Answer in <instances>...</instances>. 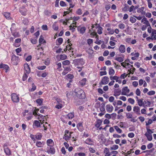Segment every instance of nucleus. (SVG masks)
Here are the masks:
<instances>
[{
	"instance_id": "f257e3e1",
	"label": "nucleus",
	"mask_w": 156,
	"mask_h": 156,
	"mask_svg": "<svg viewBox=\"0 0 156 156\" xmlns=\"http://www.w3.org/2000/svg\"><path fill=\"white\" fill-rule=\"evenodd\" d=\"M75 93L76 96L80 99L84 98L85 97V92L80 88H76L75 90Z\"/></svg>"
},
{
	"instance_id": "f03ea898",
	"label": "nucleus",
	"mask_w": 156,
	"mask_h": 156,
	"mask_svg": "<svg viewBox=\"0 0 156 156\" xmlns=\"http://www.w3.org/2000/svg\"><path fill=\"white\" fill-rule=\"evenodd\" d=\"M73 132H69L68 130H65L63 138L66 141L69 140L71 137V134Z\"/></svg>"
},
{
	"instance_id": "7ed1b4c3",
	"label": "nucleus",
	"mask_w": 156,
	"mask_h": 156,
	"mask_svg": "<svg viewBox=\"0 0 156 156\" xmlns=\"http://www.w3.org/2000/svg\"><path fill=\"white\" fill-rule=\"evenodd\" d=\"M11 99L12 101L14 102L17 103L19 101V98L17 95L16 93L11 94Z\"/></svg>"
},
{
	"instance_id": "20e7f679",
	"label": "nucleus",
	"mask_w": 156,
	"mask_h": 156,
	"mask_svg": "<svg viewBox=\"0 0 156 156\" xmlns=\"http://www.w3.org/2000/svg\"><path fill=\"white\" fill-rule=\"evenodd\" d=\"M45 152L48 154H54L55 152V150L53 147H48L45 150Z\"/></svg>"
},
{
	"instance_id": "39448f33",
	"label": "nucleus",
	"mask_w": 156,
	"mask_h": 156,
	"mask_svg": "<svg viewBox=\"0 0 156 156\" xmlns=\"http://www.w3.org/2000/svg\"><path fill=\"white\" fill-rule=\"evenodd\" d=\"M37 119H38L41 124H43L45 121V119H46L45 116H44L42 115L39 114V115L36 117Z\"/></svg>"
},
{
	"instance_id": "423d86ee",
	"label": "nucleus",
	"mask_w": 156,
	"mask_h": 156,
	"mask_svg": "<svg viewBox=\"0 0 156 156\" xmlns=\"http://www.w3.org/2000/svg\"><path fill=\"white\" fill-rule=\"evenodd\" d=\"M41 122L39 121L36 120L34 121L33 127L34 129H36L38 128L41 127Z\"/></svg>"
},
{
	"instance_id": "0eeeda50",
	"label": "nucleus",
	"mask_w": 156,
	"mask_h": 156,
	"mask_svg": "<svg viewBox=\"0 0 156 156\" xmlns=\"http://www.w3.org/2000/svg\"><path fill=\"white\" fill-rule=\"evenodd\" d=\"M129 90L128 88V87H126L122 89L121 94L123 95H127V93H129Z\"/></svg>"
},
{
	"instance_id": "6e6552de",
	"label": "nucleus",
	"mask_w": 156,
	"mask_h": 156,
	"mask_svg": "<svg viewBox=\"0 0 156 156\" xmlns=\"http://www.w3.org/2000/svg\"><path fill=\"white\" fill-rule=\"evenodd\" d=\"M109 81V79L107 76H104L102 79L101 84H106Z\"/></svg>"
},
{
	"instance_id": "1a4fd4ad",
	"label": "nucleus",
	"mask_w": 156,
	"mask_h": 156,
	"mask_svg": "<svg viewBox=\"0 0 156 156\" xmlns=\"http://www.w3.org/2000/svg\"><path fill=\"white\" fill-rule=\"evenodd\" d=\"M84 143L88 145H93L94 144V142L91 138H88L84 141Z\"/></svg>"
},
{
	"instance_id": "9d476101",
	"label": "nucleus",
	"mask_w": 156,
	"mask_h": 156,
	"mask_svg": "<svg viewBox=\"0 0 156 156\" xmlns=\"http://www.w3.org/2000/svg\"><path fill=\"white\" fill-rule=\"evenodd\" d=\"M46 144L47 145L50 147H53L54 145V141L51 139L47 140L46 141Z\"/></svg>"
},
{
	"instance_id": "9b49d317",
	"label": "nucleus",
	"mask_w": 156,
	"mask_h": 156,
	"mask_svg": "<svg viewBox=\"0 0 156 156\" xmlns=\"http://www.w3.org/2000/svg\"><path fill=\"white\" fill-rule=\"evenodd\" d=\"M107 111L108 112H111L113 110L114 108L112 105L110 104L107 105L106 106Z\"/></svg>"
},
{
	"instance_id": "f8f14e48",
	"label": "nucleus",
	"mask_w": 156,
	"mask_h": 156,
	"mask_svg": "<svg viewBox=\"0 0 156 156\" xmlns=\"http://www.w3.org/2000/svg\"><path fill=\"white\" fill-rule=\"evenodd\" d=\"M126 116L127 119H131L130 120L131 122H135V119L133 118V115L130 113H127L126 114Z\"/></svg>"
},
{
	"instance_id": "ddd939ff",
	"label": "nucleus",
	"mask_w": 156,
	"mask_h": 156,
	"mask_svg": "<svg viewBox=\"0 0 156 156\" xmlns=\"http://www.w3.org/2000/svg\"><path fill=\"white\" fill-rule=\"evenodd\" d=\"M133 111L136 114L140 115V108L137 106H135L133 107Z\"/></svg>"
},
{
	"instance_id": "4468645a",
	"label": "nucleus",
	"mask_w": 156,
	"mask_h": 156,
	"mask_svg": "<svg viewBox=\"0 0 156 156\" xmlns=\"http://www.w3.org/2000/svg\"><path fill=\"white\" fill-rule=\"evenodd\" d=\"M87 52L88 54V58H91L93 56V50L89 48L87 51Z\"/></svg>"
},
{
	"instance_id": "2eb2a0df",
	"label": "nucleus",
	"mask_w": 156,
	"mask_h": 156,
	"mask_svg": "<svg viewBox=\"0 0 156 156\" xmlns=\"http://www.w3.org/2000/svg\"><path fill=\"white\" fill-rule=\"evenodd\" d=\"M45 142L44 141H38L36 142V146L38 147H42L44 145Z\"/></svg>"
},
{
	"instance_id": "dca6fc26",
	"label": "nucleus",
	"mask_w": 156,
	"mask_h": 156,
	"mask_svg": "<svg viewBox=\"0 0 156 156\" xmlns=\"http://www.w3.org/2000/svg\"><path fill=\"white\" fill-rule=\"evenodd\" d=\"M119 50L121 53H124L126 51L125 45L123 44L121 45L119 48Z\"/></svg>"
},
{
	"instance_id": "f3484780",
	"label": "nucleus",
	"mask_w": 156,
	"mask_h": 156,
	"mask_svg": "<svg viewBox=\"0 0 156 156\" xmlns=\"http://www.w3.org/2000/svg\"><path fill=\"white\" fill-rule=\"evenodd\" d=\"M24 67L26 73L29 74L30 72V69L29 65L27 64H24Z\"/></svg>"
},
{
	"instance_id": "a211bd4d",
	"label": "nucleus",
	"mask_w": 156,
	"mask_h": 156,
	"mask_svg": "<svg viewBox=\"0 0 156 156\" xmlns=\"http://www.w3.org/2000/svg\"><path fill=\"white\" fill-rule=\"evenodd\" d=\"M121 90L119 89H115L114 90V95L116 97L118 96L121 94Z\"/></svg>"
},
{
	"instance_id": "6ab92c4d",
	"label": "nucleus",
	"mask_w": 156,
	"mask_h": 156,
	"mask_svg": "<svg viewBox=\"0 0 156 156\" xmlns=\"http://www.w3.org/2000/svg\"><path fill=\"white\" fill-rule=\"evenodd\" d=\"M102 121L101 120H97V121L95 122V126L97 128H99L102 124Z\"/></svg>"
},
{
	"instance_id": "aec40b11",
	"label": "nucleus",
	"mask_w": 156,
	"mask_h": 156,
	"mask_svg": "<svg viewBox=\"0 0 156 156\" xmlns=\"http://www.w3.org/2000/svg\"><path fill=\"white\" fill-rule=\"evenodd\" d=\"M141 22L145 24L147 26H150V24L149 21L147 20V18L145 17H144L142 20Z\"/></svg>"
},
{
	"instance_id": "412c9836",
	"label": "nucleus",
	"mask_w": 156,
	"mask_h": 156,
	"mask_svg": "<svg viewBox=\"0 0 156 156\" xmlns=\"http://www.w3.org/2000/svg\"><path fill=\"white\" fill-rule=\"evenodd\" d=\"M87 80L86 78H83L81 80L79 81V84L82 86H83L86 84Z\"/></svg>"
},
{
	"instance_id": "4be33fe9",
	"label": "nucleus",
	"mask_w": 156,
	"mask_h": 156,
	"mask_svg": "<svg viewBox=\"0 0 156 156\" xmlns=\"http://www.w3.org/2000/svg\"><path fill=\"white\" fill-rule=\"evenodd\" d=\"M151 37L152 40H156V30H153L151 33Z\"/></svg>"
},
{
	"instance_id": "5701e85b",
	"label": "nucleus",
	"mask_w": 156,
	"mask_h": 156,
	"mask_svg": "<svg viewBox=\"0 0 156 156\" xmlns=\"http://www.w3.org/2000/svg\"><path fill=\"white\" fill-rule=\"evenodd\" d=\"M42 136V135L41 133H37L36 135H35V139L38 140H41Z\"/></svg>"
},
{
	"instance_id": "b1692460",
	"label": "nucleus",
	"mask_w": 156,
	"mask_h": 156,
	"mask_svg": "<svg viewBox=\"0 0 156 156\" xmlns=\"http://www.w3.org/2000/svg\"><path fill=\"white\" fill-rule=\"evenodd\" d=\"M104 153L105 154V156H109L111 155L107 147H106L104 149Z\"/></svg>"
},
{
	"instance_id": "393cba45",
	"label": "nucleus",
	"mask_w": 156,
	"mask_h": 156,
	"mask_svg": "<svg viewBox=\"0 0 156 156\" xmlns=\"http://www.w3.org/2000/svg\"><path fill=\"white\" fill-rule=\"evenodd\" d=\"M96 28H97V33L99 34H101L102 33V28L101 27H98L97 24H95Z\"/></svg>"
},
{
	"instance_id": "a878e982",
	"label": "nucleus",
	"mask_w": 156,
	"mask_h": 156,
	"mask_svg": "<svg viewBox=\"0 0 156 156\" xmlns=\"http://www.w3.org/2000/svg\"><path fill=\"white\" fill-rule=\"evenodd\" d=\"M0 68H3L4 69H5L6 70H7L9 68V67L7 65L4 64L2 63H1L0 64Z\"/></svg>"
},
{
	"instance_id": "bb28decb",
	"label": "nucleus",
	"mask_w": 156,
	"mask_h": 156,
	"mask_svg": "<svg viewBox=\"0 0 156 156\" xmlns=\"http://www.w3.org/2000/svg\"><path fill=\"white\" fill-rule=\"evenodd\" d=\"M78 29L80 31V33L81 34H83L85 32L86 30V28L85 27H82L80 28L79 27H78Z\"/></svg>"
},
{
	"instance_id": "cd10ccee",
	"label": "nucleus",
	"mask_w": 156,
	"mask_h": 156,
	"mask_svg": "<svg viewBox=\"0 0 156 156\" xmlns=\"http://www.w3.org/2000/svg\"><path fill=\"white\" fill-rule=\"evenodd\" d=\"M21 41V40L20 38H17L16 39L15 41V43L14 44V45L16 47L19 46L20 44H17L20 43Z\"/></svg>"
},
{
	"instance_id": "c85d7f7f",
	"label": "nucleus",
	"mask_w": 156,
	"mask_h": 156,
	"mask_svg": "<svg viewBox=\"0 0 156 156\" xmlns=\"http://www.w3.org/2000/svg\"><path fill=\"white\" fill-rule=\"evenodd\" d=\"M57 102L59 104L58 105H56L55 106V108H57L58 109H59L61 108L62 107V105L60 103V102H61V101H60L58 99L57 100Z\"/></svg>"
},
{
	"instance_id": "c756f323",
	"label": "nucleus",
	"mask_w": 156,
	"mask_h": 156,
	"mask_svg": "<svg viewBox=\"0 0 156 156\" xmlns=\"http://www.w3.org/2000/svg\"><path fill=\"white\" fill-rule=\"evenodd\" d=\"M79 59H76L73 60V63L75 65H80Z\"/></svg>"
},
{
	"instance_id": "7c9ffc66",
	"label": "nucleus",
	"mask_w": 156,
	"mask_h": 156,
	"mask_svg": "<svg viewBox=\"0 0 156 156\" xmlns=\"http://www.w3.org/2000/svg\"><path fill=\"white\" fill-rule=\"evenodd\" d=\"M39 43L40 44H43V43H45L46 41L44 39L43 37L41 35L40 36L39 40Z\"/></svg>"
},
{
	"instance_id": "2f4dec72",
	"label": "nucleus",
	"mask_w": 156,
	"mask_h": 156,
	"mask_svg": "<svg viewBox=\"0 0 156 156\" xmlns=\"http://www.w3.org/2000/svg\"><path fill=\"white\" fill-rule=\"evenodd\" d=\"M114 127L118 133H122V130L118 126H114Z\"/></svg>"
},
{
	"instance_id": "473e14b6",
	"label": "nucleus",
	"mask_w": 156,
	"mask_h": 156,
	"mask_svg": "<svg viewBox=\"0 0 156 156\" xmlns=\"http://www.w3.org/2000/svg\"><path fill=\"white\" fill-rule=\"evenodd\" d=\"M3 15L6 19L8 20H9L11 19V17L10 16V13L9 12H4L3 13Z\"/></svg>"
},
{
	"instance_id": "72a5a7b5",
	"label": "nucleus",
	"mask_w": 156,
	"mask_h": 156,
	"mask_svg": "<svg viewBox=\"0 0 156 156\" xmlns=\"http://www.w3.org/2000/svg\"><path fill=\"white\" fill-rule=\"evenodd\" d=\"M12 35L15 37H20V35L18 32H15L14 31H11Z\"/></svg>"
},
{
	"instance_id": "f704fd0d",
	"label": "nucleus",
	"mask_w": 156,
	"mask_h": 156,
	"mask_svg": "<svg viewBox=\"0 0 156 156\" xmlns=\"http://www.w3.org/2000/svg\"><path fill=\"white\" fill-rule=\"evenodd\" d=\"M145 136L147 137V139L149 141H151L152 139V134H145Z\"/></svg>"
},
{
	"instance_id": "c9c22d12",
	"label": "nucleus",
	"mask_w": 156,
	"mask_h": 156,
	"mask_svg": "<svg viewBox=\"0 0 156 156\" xmlns=\"http://www.w3.org/2000/svg\"><path fill=\"white\" fill-rule=\"evenodd\" d=\"M115 72L113 69H112V68H109V74L110 75L113 76L115 74Z\"/></svg>"
},
{
	"instance_id": "e433bc0d",
	"label": "nucleus",
	"mask_w": 156,
	"mask_h": 156,
	"mask_svg": "<svg viewBox=\"0 0 156 156\" xmlns=\"http://www.w3.org/2000/svg\"><path fill=\"white\" fill-rule=\"evenodd\" d=\"M143 99L142 98L140 99L139 100H138L137 101L138 105L140 106H142L144 105V103L143 102Z\"/></svg>"
},
{
	"instance_id": "4c0bfd02",
	"label": "nucleus",
	"mask_w": 156,
	"mask_h": 156,
	"mask_svg": "<svg viewBox=\"0 0 156 156\" xmlns=\"http://www.w3.org/2000/svg\"><path fill=\"white\" fill-rule=\"evenodd\" d=\"M144 9V7H142L138 9L137 10V12L139 13H143Z\"/></svg>"
},
{
	"instance_id": "58836bf2",
	"label": "nucleus",
	"mask_w": 156,
	"mask_h": 156,
	"mask_svg": "<svg viewBox=\"0 0 156 156\" xmlns=\"http://www.w3.org/2000/svg\"><path fill=\"white\" fill-rule=\"evenodd\" d=\"M67 117L69 119H73L74 117V114L73 112H71L68 114Z\"/></svg>"
},
{
	"instance_id": "ea45409f",
	"label": "nucleus",
	"mask_w": 156,
	"mask_h": 156,
	"mask_svg": "<svg viewBox=\"0 0 156 156\" xmlns=\"http://www.w3.org/2000/svg\"><path fill=\"white\" fill-rule=\"evenodd\" d=\"M4 152L7 155H9L10 154V150L8 148H6L5 149Z\"/></svg>"
},
{
	"instance_id": "a19ab883",
	"label": "nucleus",
	"mask_w": 156,
	"mask_h": 156,
	"mask_svg": "<svg viewBox=\"0 0 156 156\" xmlns=\"http://www.w3.org/2000/svg\"><path fill=\"white\" fill-rule=\"evenodd\" d=\"M129 8V6L127 4L124 5V7L122 8V9L123 11L126 12L127 11L128 9Z\"/></svg>"
},
{
	"instance_id": "79ce46f5",
	"label": "nucleus",
	"mask_w": 156,
	"mask_h": 156,
	"mask_svg": "<svg viewBox=\"0 0 156 156\" xmlns=\"http://www.w3.org/2000/svg\"><path fill=\"white\" fill-rule=\"evenodd\" d=\"M107 30L108 31V34H112L114 33V30L110 28H108Z\"/></svg>"
},
{
	"instance_id": "37998d69",
	"label": "nucleus",
	"mask_w": 156,
	"mask_h": 156,
	"mask_svg": "<svg viewBox=\"0 0 156 156\" xmlns=\"http://www.w3.org/2000/svg\"><path fill=\"white\" fill-rule=\"evenodd\" d=\"M78 155L79 156H86V154L80 152L79 153H76L74 155V156H78Z\"/></svg>"
},
{
	"instance_id": "c03bdc74",
	"label": "nucleus",
	"mask_w": 156,
	"mask_h": 156,
	"mask_svg": "<svg viewBox=\"0 0 156 156\" xmlns=\"http://www.w3.org/2000/svg\"><path fill=\"white\" fill-rule=\"evenodd\" d=\"M19 57L18 56H16L15 55H13L12 56V61L15 60V61H17Z\"/></svg>"
},
{
	"instance_id": "a18cd8bd",
	"label": "nucleus",
	"mask_w": 156,
	"mask_h": 156,
	"mask_svg": "<svg viewBox=\"0 0 156 156\" xmlns=\"http://www.w3.org/2000/svg\"><path fill=\"white\" fill-rule=\"evenodd\" d=\"M147 132L145 134H152L153 133V131H152V130L150 129H148L147 128Z\"/></svg>"
},
{
	"instance_id": "49530a36",
	"label": "nucleus",
	"mask_w": 156,
	"mask_h": 156,
	"mask_svg": "<svg viewBox=\"0 0 156 156\" xmlns=\"http://www.w3.org/2000/svg\"><path fill=\"white\" fill-rule=\"evenodd\" d=\"M52 27L53 29L55 31H57L58 29V27L56 26L55 23H54L52 25Z\"/></svg>"
},
{
	"instance_id": "de8ad7c7",
	"label": "nucleus",
	"mask_w": 156,
	"mask_h": 156,
	"mask_svg": "<svg viewBox=\"0 0 156 156\" xmlns=\"http://www.w3.org/2000/svg\"><path fill=\"white\" fill-rule=\"evenodd\" d=\"M119 147V146L118 145L114 144L111 147V149L112 150H115L117 149Z\"/></svg>"
},
{
	"instance_id": "09e8293b",
	"label": "nucleus",
	"mask_w": 156,
	"mask_h": 156,
	"mask_svg": "<svg viewBox=\"0 0 156 156\" xmlns=\"http://www.w3.org/2000/svg\"><path fill=\"white\" fill-rule=\"evenodd\" d=\"M110 79L111 80H117V79H119V78L117 76H110Z\"/></svg>"
},
{
	"instance_id": "8fccbe9b",
	"label": "nucleus",
	"mask_w": 156,
	"mask_h": 156,
	"mask_svg": "<svg viewBox=\"0 0 156 156\" xmlns=\"http://www.w3.org/2000/svg\"><path fill=\"white\" fill-rule=\"evenodd\" d=\"M67 58V56L64 54H62L60 55V58L62 60H65Z\"/></svg>"
},
{
	"instance_id": "3c124183",
	"label": "nucleus",
	"mask_w": 156,
	"mask_h": 156,
	"mask_svg": "<svg viewBox=\"0 0 156 156\" xmlns=\"http://www.w3.org/2000/svg\"><path fill=\"white\" fill-rule=\"evenodd\" d=\"M30 40L31 42L33 44H36L37 42V39L32 38L30 39Z\"/></svg>"
},
{
	"instance_id": "603ef678",
	"label": "nucleus",
	"mask_w": 156,
	"mask_h": 156,
	"mask_svg": "<svg viewBox=\"0 0 156 156\" xmlns=\"http://www.w3.org/2000/svg\"><path fill=\"white\" fill-rule=\"evenodd\" d=\"M115 59L119 62H122L124 60L123 58L122 57H117Z\"/></svg>"
},
{
	"instance_id": "864d4df0",
	"label": "nucleus",
	"mask_w": 156,
	"mask_h": 156,
	"mask_svg": "<svg viewBox=\"0 0 156 156\" xmlns=\"http://www.w3.org/2000/svg\"><path fill=\"white\" fill-rule=\"evenodd\" d=\"M62 63L63 65H68L70 64V62L69 60H66L63 61L62 62Z\"/></svg>"
},
{
	"instance_id": "5fc2aeb1",
	"label": "nucleus",
	"mask_w": 156,
	"mask_h": 156,
	"mask_svg": "<svg viewBox=\"0 0 156 156\" xmlns=\"http://www.w3.org/2000/svg\"><path fill=\"white\" fill-rule=\"evenodd\" d=\"M43 99H38L36 100L37 103L39 105H41Z\"/></svg>"
},
{
	"instance_id": "6e6d98bb",
	"label": "nucleus",
	"mask_w": 156,
	"mask_h": 156,
	"mask_svg": "<svg viewBox=\"0 0 156 156\" xmlns=\"http://www.w3.org/2000/svg\"><path fill=\"white\" fill-rule=\"evenodd\" d=\"M63 41V39L61 37L59 38L57 40V41H58V44L59 45L61 44L62 43Z\"/></svg>"
},
{
	"instance_id": "4d7b16f0",
	"label": "nucleus",
	"mask_w": 156,
	"mask_h": 156,
	"mask_svg": "<svg viewBox=\"0 0 156 156\" xmlns=\"http://www.w3.org/2000/svg\"><path fill=\"white\" fill-rule=\"evenodd\" d=\"M46 68V66H39L37 67V68L39 70H44Z\"/></svg>"
},
{
	"instance_id": "13d9d810",
	"label": "nucleus",
	"mask_w": 156,
	"mask_h": 156,
	"mask_svg": "<svg viewBox=\"0 0 156 156\" xmlns=\"http://www.w3.org/2000/svg\"><path fill=\"white\" fill-rule=\"evenodd\" d=\"M128 102L131 104H133L135 102L134 100L132 98H129L128 99Z\"/></svg>"
},
{
	"instance_id": "bf43d9fd",
	"label": "nucleus",
	"mask_w": 156,
	"mask_h": 156,
	"mask_svg": "<svg viewBox=\"0 0 156 156\" xmlns=\"http://www.w3.org/2000/svg\"><path fill=\"white\" fill-rule=\"evenodd\" d=\"M136 20L135 18L132 17H130L129 19L130 21L132 23H134L135 22H136Z\"/></svg>"
},
{
	"instance_id": "052dcab7",
	"label": "nucleus",
	"mask_w": 156,
	"mask_h": 156,
	"mask_svg": "<svg viewBox=\"0 0 156 156\" xmlns=\"http://www.w3.org/2000/svg\"><path fill=\"white\" fill-rule=\"evenodd\" d=\"M21 51V48H18L16 49V51L17 53V54L18 55H19L20 56L21 55V54H19V53Z\"/></svg>"
},
{
	"instance_id": "680f3d73",
	"label": "nucleus",
	"mask_w": 156,
	"mask_h": 156,
	"mask_svg": "<svg viewBox=\"0 0 156 156\" xmlns=\"http://www.w3.org/2000/svg\"><path fill=\"white\" fill-rule=\"evenodd\" d=\"M100 109L101 112H103L105 111V105L101 104V105L100 107Z\"/></svg>"
},
{
	"instance_id": "e2e57ef3",
	"label": "nucleus",
	"mask_w": 156,
	"mask_h": 156,
	"mask_svg": "<svg viewBox=\"0 0 156 156\" xmlns=\"http://www.w3.org/2000/svg\"><path fill=\"white\" fill-rule=\"evenodd\" d=\"M119 27L122 30L124 29L125 27V26L124 24L123 23L119 24L118 25Z\"/></svg>"
},
{
	"instance_id": "0e129e2a",
	"label": "nucleus",
	"mask_w": 156,
	"mask_h": 156,
	"mask_svg": "<svg viewBox=\"0 0 156 156\" xmlns=\"http://www.w3.org/2000/svg\"><path fill=\"white\" fill-rule=\"evenodd\" d=\"M146 104L145 106H150L151 103V102L148 101H144V104Z\"/></svg>"
},
{
	"instance_id": "69168bd1",
	"label": "nucleus",
	"mask_w": 156,
	"mask_h": 156,
	"mask_svg": "<svg viewBox=\"0 0 156 156\" xmlns=\"http://www.w3.org/2000/svg\"><path fill=\"white\" fill-rule=\"evenodd\" d=\"M76 13L78 15H81L82 13V10L80 9H78L76 11Z\"/></svg>"
},
{
	"instance_id": "338daca9",
	"label": "nucleus",
	"mask_w": 156,
	"mask_h": 156,
	"mask_svg": "<svg viewBox=\"0 0 156 156\" xmlns=\"http://www.w3.org/2000/svg\"><path fill=\"white\" fill-rule=\"evenodd\" d=\"M60 5L62 7H65L66 6V5L65 2L63 1H61L60 2Z\"/></svg>"
},
{
	"instance_id": "774afa93",
	"label": "nucleus",
	"mask_w": 156,
	"mask_h": 156,
	"mask_svg": "<svg viewBox=\"0 0 156 156\" xmlns=\"http://www.w3.org/2000/svg\"><path fill=\"white\" fill-rule=\"evenodd\" d=\"M111 8V5L110 4L106 5L105 6V9L107 11L108 10Z\"/></svg>"
}]
</instances>
